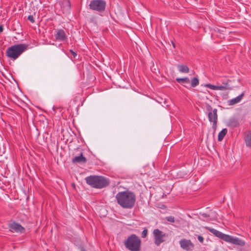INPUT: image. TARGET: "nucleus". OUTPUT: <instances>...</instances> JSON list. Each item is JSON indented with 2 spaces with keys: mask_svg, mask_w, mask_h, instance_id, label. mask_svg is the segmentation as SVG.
I'll list each match as a JSON object with an SVG mask.
<instances>
[{
  "mask_svg": "<svg viewBox=\"0 0 251 251\" xmlns=\"http://www.w3.org/2000/svg\"><path fill=\"white\" fill-rule=\"evenodd\" d=\"M198 239L201 243H203L204 241L203 237L201 235L198 236Z\"/></svg>",
  "mask_w": 251,
  "mask_h": 251,
  "instance_id": "obj_25",
  "label": "nucleus"
},
{
  "mask_svg": "<svg viewBox=\"0 0 251 251\" xmlns=\"http://www.w3.org/2000/svg\"><path fill=\"white\" fill-rule=\"evenodd\" d=\"M208 120L210 122H215L218 121L217 109L215 108L211 112H209L208 114Z\"/></svg>",
  "mask_w": 251,
  "mask_h": 251,
  "instance_id": "obj_13",
  "label": "nucleus"
},
{
  "mask_svg": "<svg viewBox=\"0 0 251 251\" xmlns=\"http://www.w3.org/2000/svg\"><path fill=\"white\" fill-rule=\"evenodd\" d=\"M115 198L117 203L124 209L132 208L134 206L136 199L135 194L128 190L118 192Z\"/></svg>",
  "mask_w": 251,
  "mask_h": 251,
  "instance_id": "obj_1",
  "label": "nucleus"
},
{
  "mask_svg": "<svg viewBox=\"0 0 251 251\" xmlns=\"http://www.w3.org/2000/svg\"><path fill=\"white\" fill-rule=\"evenodd\" d=\"M3 30L2 25H0V32H2Z\"/></svg>",
  "mask_w": 251,
  "mask_h": 251,
  "instance_id": "obj_30",
  "label": "nucleus"
},
{
  "mask_svg": "<svg viewBox=\"0 0 251 251\" xmlns=\"http://www.w3.org/2000/svg\"><path fill=\"white\" fill-rule=\"evenodd\" d=\"M9 228L11 230H13L17 232L23 233L25 229L20 224L13 222L9 225Z\"/></svg>",
  "mask_w": 251,
  "mask_h": 251,
  "instance_id": "obj_10",
  "label": "nucleus"
},
{
  "mask_svg": "<svg viewBox=\"0 0 251 251\" xmlns=\"http://www.w3.org/2000/svg\"><path fill=\"white\" fill-rule=\"evenodd\" d=\"M212 110V107L211 106H209V108H208V110Z\"/></svg>",
  "mask_w": 251,
  "mask_h": 251,
  "instance_id": "obj_31",
  "label": "nucleus"
},
{
  "mask_svg": "<svg viewBox=\"0 0 251 251\" xmlns=\"http://www.w3.org/2000/svg\"><path fill=\"white\" fill-rule=\"evenodd\" d=\"M199 84V79L197 77H193L191 81V85L192 87H195Z\"/></svg>",
  "mask_w": 251,
  "mask_h": 251,
  "instance_id": "obj_21",
  "label": "nucleus"
},
{
  "mask_svg": "<svg viewBox=\"0 0 251 251\" xmlns=\"http://www.w3.org/2000/svg\"><path fill=\"white\" fill-rule=\"evenodd\" d=\"M141 240L135 234L128 236L124 241L125 247L130 251H139L141 249Z\"/></svg>",
  "mask_w": 251,
  "mask_h": 251,
  "instance_id": "obj_5",
  "label": "nucleus"
},
{
  "mask_svg": "<svg viewBox=\"0 0 251 251\" xmlns=\"http://www.w3.org/2000/svg\"><path fill=\"white\" fill-rule=\"evenodd\" d=\"M79 249L80 251H86L85 248L83 246H80L79 247Z\"/></svg>",
  "mask_w": 251,
  "mask_h": 251,
  "instance_id": "obj_29",
  "label": "nucleus"
},
{
  "mask_svg": "<svg viewBox=\"0 0 251 251\" xmlns=\"http://www.w3.org/2000/svg\"><path fill=\"white\" fill-rule=\"evenodd\" d=\"M246 145L247 147H251V133H248L244 137Z\"/></svg>",
  "mask_w": 251,
  "mask_h": 251,
  "instance_id": "obj_17",
  "label": "nucleus"
},
{
  "mask_svg": "<svg viewBox=\"0 0 251 251\" xmlns=\"http://www.w3.org/2000/svg\"><path fill=\"white\" fill-rule=\"evenodd\" d=\"M176 81L182 84L183 86L187 87L184 84H188L190 83V80L188 77H185L184 78H176Z\"/></svg>",
  "mask_w": 251,
  "mask_h": 251,
  "instance_id": "obj_15",
  "label": "nucleus"
},
{
  "mask_svg": "<svg viewBox=\"0 0 251 251\" xmlns=\"http://www.w3.org/2000/svg\"><path fill=\"white\" fill-rule=\"evenodd\" d=\"M205 86L207 88H210V89L214 90H221L224 91V89H225V87H219V85H214L211 84H206Z\"/></svg>",
  "mask_w": 251,
  "mask_h": 251,
  "instance_id": "obj_18",
  "label": "nucleus"
},
{
  "mask_svg": "<svg viewBox=\"0 0 251 251\" xmlns=\"http://www.w3.org/2000/svg\"><path fill=\"white\" fill-rule=\"evenodd\" d=\"M227 132V129L226 128L223 129L218 134V140L219 141H222Z\"/></svg>",
  "mask_w": 251,
  "mask_h": 251,
  "instance_id": "obj_19",
  "label": "nucleus"
},
{
  "mask_svg": "<svg viewBox=\"0 0 251 251\" xmlns=\"http://www.w3.org/2000/svg\"><path fill=\"white\" fill-rule=\"evenodd\" d=\"M201 216L206 218H208L209 217V214L206 213H202L201 214Z\"/></svg>",
  "mask_w": 251,
  "mask_h": 251,
  "instance_id": "obj_28",
  "label": "nucleus"
},
{
  "mask_svg": "<svg viewBox=\"0 0 251 251\" xmlns=\"http://www.w3.org/2000/svg\"><path fill=\"white\" fill-rule=\"evenodd\" d=\"M55 37L56 40L60 41H64L67 39L65 32L62 29L57 30V33L55 35Z\"/></svg>",
  "mask_w": 251,
  "mask_h": 251,
  "instance_id": "obj_11",
  "label": "nucleus"
},
{
  "mask_svg": "<svg viewBox=\"0 0 251 251\" xmlns=\"http://www.w3.org/2000/svg\"><path fill=\"white\" fill-rule=\"evenodd\" d=\"M177 67L180 73H188L189 72V69L186 65H178Z\"/></svg>",
  "mask_w": 251,
  "mask_h": 251,
  "instance_id": "obj_16",
  "label": "nucleus"
},
{
  "mask_svg": "<svg viewBox=\"0 0 251 251\" xmlns=\"http://www.w3.org/2000/svg\"><path fill=\"white\" fill-rule=\"evenodd\" d=\"M244 95V93H242L241 94H240L237 97L230 100L229 101V104L230 105H233L236 103L239 102L241 101V100L242 99Z\"/></svg>",
  "mask_w": 251,
  "mask_h": 251,
  "instance_id": "obj_14",
  "label": "nucleus"
},
{
  "mask_svg": "<svg viewBox=\"0 0 251 251\" xmlns=\"http://www.w3.org/2000/svg\"><path fill=\"white\" fill-rule=\"evenodd\" d=\"M205 228L213 234L215 236L223 240L225 242L240 246H243L245 245V242L243 240L239 239L238 238L233 237L230 235L225 234L210 227L206 226Z\"/></svg>",
  "mask_w": 251,
  "mask_h": 251,
  "instance_id": "obj_2",
  "label": "nucleus"
},
{
  "mask_svg": "<svg viewBox=\"0 0 251 251\" xmlns=\"http://www.w3.org/2000/svg\"><path fill=\"white\" fill-rule=\"evenodd\" d=\"M173 45L174 48H175V45L174 43H173Z\"/></svg>",
  "mask_w": 251,
  "mask_h": 251,
  "instance_id": "obj_32",
  "label": "nucleus"
},
{
  "mask_svg": "<svg viewBox=\"0 0 251 251\" xmlns=\"http://www.w3.org/2000/svg\"><path fill=\"white\" fill-rule=\"evenodd\" d=\"M165 219L168 221V222H171V223H174L175 222V218L173 216H168L166 217L165 218Z\"/></svg>",
  "mask_w": 251,
  "mask_h": 251,
  "instance_id": "obj_22",
  "label": "nucleus"
},
{
  "mask_svg": "<svg viewBox=\"0 0 251 251\" xmlns=\"http://www.w3.org/2000/svg\"><path fill=\"white\" fill-rule=\"evenodd\" d=\"M106 1L104 0H92L89 3L90 9L99 12H103L106 7Z\"/></svg>",
  "mask_w": 251,
  "mask_h": 251,
  "instance_id": "obj_6",
  "label": "nucleus"
},
{
  "mask_svg": "<svg viewBox=\"0 0 251 251\" xmlns=\"http://www.w3.org/2000/svg\"><path fill=\"white\" fill-rule=\"evenodd\" d=\"M27 45L24 44L12 46L7 49L6 55L8 57L15 60L27 49Z\"/></svg>",
  "mask_w": 251,
  "mask_h": 251,
  "instance_id": "obj_4",
  "label": "nucleus"
},
{
  "mask_svg": "<svg viewBox=\"0 0 251 251\" xmlns=\"http://www.w3.org/2000/svg\"><path fill=\"white\" fill-rule=\"evenodd\" d=\"M154 236V244L157 246H159L161 243L165 241L164 239L167 236L166 233H163L162 231L158 229H155L153 231Z\"/></svg>",
  "mask_w": 251,
  "mask_h": 251,
  "instance_id": "obj_7",
  "label": "nucleus"
},
{
  "mask_svg": "<svg viewBox=\"0 0 251 251\" xmlns=\"http://www.w3.org/2000/svg\"><path fill=\"white\" fill-rule=\"evenodd\" d=\"M180 247L187 251H192L194 248V244L190 240L183 239L179 241Z\"/></svg>",
  "mask_w": 251,
  "mask_h": 251,
  "instance_id": "obj_9",
  "label": "nucleus"
},
{
  "mask_svg": "<svg viewBox=\"0 0 251 251\" xmlns=\"http://www.w3.org/2000/svg\"><path fill=\"white\" fill-rule=\"evenodd\" d=\"M221 82L222 83V85H219V87H225V89L224 90H226L229 89L228 82L229 80L226 78H223L221 79Z\"/></svg>",
  "mask_w": 251,
  "mask_h": 251,
  "instance_id": "obj_20",
  "label": "nucleus"
},
{
  "mask_svg": "<svg viewBox=\"0 0 251 251\" xmlns=\"http://www.w3.org/2000/svg\"><path fill=\"white\" fill-rule=\"evenodd\" d=\"M75 152H79L77 155H75L72 159L73 163H85L87 162V159L83 155V152L80 148H77L75 149Z\"/></svg>",
  "mask_w": 251,
  "mask_h": 251,
  "instance_id": "obj_8",
  "label": "nucleus"
},
{
  "mask_svg": "<svg viewBox=\"0 0 251 251\" xmlns=\"http://www.w3.org/2000/svg\"><path fill=\"white\" fill-rule=\"evenodd\" d=\"M148 234V229L145 228L143 230L142 233V237L145 238Z\"/></svg>",
  "mask_w": 251,
  "mask_h": 251,
  "instance_id": "obj_23",
  "label": "nucleus"
},
{
  "mask_svg": "<svg viewBox=\"0 0 251 251\" xmlns=\"http://www.w3.org/2000/svg\"><path fill=\"white\" fill-rule=\"evenodd\" d=\"M226 125L231 128H234L240 126V122L238 119L231 118L228 120Z\"/></svg>",
  "mask_w": 251,
  "mask_h": 251,
  "instance_id": "obj_12",
  "label": "nucleus"
},
{
  "mask_svg": "<svg viewBox=\"0 0 251 251\" xmlns=\"http://www.w3.org/2000/svg\"><path fill=\"white\" fill-rule=\"evenodd\" d=\"M85 179L87 184L95 188H102L109 184V179L102 176H90Z\"/></svg>",
  "mask_w": 251,
  "mask_h": 251,
  "instance_id": "obj_3",
  "label": "nucleus"
},
{
  "mask_svg": "<svg viewBox=\"0 0 251 251\" xmlns=\"http://www.w3.org/2000/svg\"><path fill=\"white\" fill-rule=\"evenodd\" d=\"M217 125V122H216V121H215V122H213L212 128L214 131H215L216 129Z\"/></svg>",
  "mask_w": 251,
  "mask_h": 251,
  "instance_id": "obj_26",
  "label": "nucleus"
},
{
  "mask_svg": "<svg viewBox=\"0 0 251 251\" xmlns=\"http://www.w3.org/2000/svg\"><path fill=\"white\" fill-rule=\"evenodd\" d=\"M27 19L32 23H34L35 22L34 18L32 15H29L27 17Z\"/></svg>",
  "mask_w": 251,
  "mask_h": 251,
  "instance_id": "obj_24",
  "label": "nucleus"
},
{
  "mask_svg": "<svg viewBox=\"0 0 251 251\" xmlns=\"http://www.w3.org/2000/svg\"><path fill=\"white\" fill-rule=\"evenodd\" d=\"M70 51L74 57H75V56L77 55V53L75 52L74 51H73V50H70Z\"/></svg>",
  "mask_w": 251,
  "mask_h": 251,
  "instance_id": "obj_27",
  "label": "nucleus"
}]
</instances>
